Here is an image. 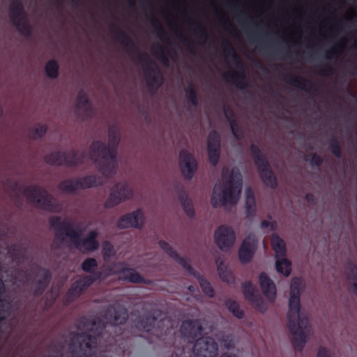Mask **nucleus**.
<instances>
[{"mask_svg":"<svg viewBox=\"0 0 357 357\" xmlns=\"http://www.w3.org/2000/svg\"><path fill=\"white\" fill-rule=\"evenodd\" d=\"M317 357H332L331 352L325 347H319L317 351Z\"/></svg>","mask_w":357,"mask_h":357,"instance_id":"nucleus-56","label":"nucleus"},{"mask_svg":"<svg viewBox=\"0 0 357 357\" xmlns=\"http://www.w3.org/2000/svg\"><path fill=\"white\" fill-rule=\"evenodd\" d=\"M57 189L65 195H75L78 192L76 177L61 181L57 185Z\"/></svg>","mask_w":357,"mask_h":357,"instance_id":"nucleus-29","label":"nucleus"},{"mask_svg":"<svg viewBox=\"0 0 357 357\" xmlns=\"http://www.w3.org/2000/svg\"><path fill=\"white\" fill-rule=\"evenodd\" d=\"M305 199L308 202L313 203L314 202V195L312 194H310V193H308L305 195Z\"/></svg>","mask_w":357,"mask_h":357,"instance_id":"nucleus-58","label":"nucleus"},{"mask_svg":"<svg viewBox=\"0 0 357 357\" xmlns=\"http://www.w3.org/2000/svg\"><path fill=\"white\" fill-rule=\"evenodd\" d=\"M188 289L191 291V292H194L196 291V288L192 286V285H190L188 287Z\"/></svg>","mask_w":357,"mask_h":357,"instance_id":"nucleus-60","label":"nucleus"},{"mask_svg":"<svg viewBox=\"0 0 357 357\" xmlns=\"http://www.w3.org/2000/svg\"><path fill=\"white\" fill-rule=\"evenodd\" d=\"M135 197V192L131 184L126 181H120L111 187L102 206L107 210L112 209L122 203L133 200Z\"/></svg>","mask_w":357,"mask_h":357,"instance_id":"nucleus-6","label":"nucleus"},{"mask_svg":"<svg viewBox=\"0 0 357 357\" xmlns=\"http://www.w3.org/2000/svg\"><path fill=\"white\" fill-rule=\"evenodd\" d=\"M114 312H115V314L113 319L109 318V323L112 324H121L126 320L127 312L125 309L121 308L118 311H115L113 308H111L108 312L110 316H112Z\"/></svg>","mask_w":357,"mask_h":357,"instance_id":"nucleus-42","label":"nucleus"},{"mask_svg":"<svg viewBox=\"0 0 357 357\" xmlns=\"http://www.w3.org/2000/svg\"><path fill=\"white\" fill-rule=\"evenodd\" d=\"M161 249L167 253L172 259L176 257L177 252L169 243L165 241L159 243Z\"/></svg>","mask_w":357,"mask_h":357,"instance_id":"nucleus-48","label":"nucleus"},{"mask_svg":"<svg viewBox=\"0 0 357 357\" xmlns=\"http://www.w3.org/2000/svg\"><path fill=\"white\" fill-rule=\"evenodd\" d=\"M218 352V344L211 337L199 338L192 347V354L195 357H217Z\"/></svg>","mask_w":357,"mask_h":357,"instance_id":"nucleus-10","label":"nucleus"},{"mask_svg":"<svg viewBox=\"0 0 357 357\" xmlns=\"http://www.w3.org/2000/svg\"><path fill=\"white\" fill-rule=\"evenodd\" d=\"M9 18L17 31L23 36L29 37L32 33V25L19 0H12L9 7Z\"/></svg>","mask_w":357,"mask_h":357,"instance_id":"nucleus-7","label":"nucleus"},{"mask_svg":"<svg viewBox=\"0 0 357 357\" xmlns=\"http://www.w3.org/2000/svg\"><path fill=\"white\" fill-rule=\"evenodd\" d=\"M73 344H79L80 350H85L86 349L91 348L95 347L96 342L95 338L91 337V335L82 333L76 335L73 338Z\"/></svg>","mask_w":357,"mask_h":357,"instance_id":"nucleus-32","label":"nucleus"},{"mask_svg":"<svg viewBox=\"0 0 357 357\" xmlns=\"http://www.w3.org/2000/svg\"><path fill=\"white\" fill-rule=\"evenodd\" d=\"M59 63L55 59H50L44 64V73L51 80L57 79L59 77Z\"/></svg>","mask_w":357,"mask_h":357,"instance_id":"nucleus-31","label":"nucleus"},{"mask_svg":"<svg viewBox=\"0 0 357 357\" xmlns=\"http://www.w3.org/2000/svg\"><path fill=\"white\" fill-rule=\"evenodd\" d=\"M20 188V185L18 182L14 180L8 181L6 190V191L11 195L13 196L15 195V190L19 189Z\"/></svg>","mask_w":357,"mask_h":357,"instance_id":"nucleus-53","label":"nucleus"},{"mask_svg":"<svg viewBox=\"0 0 357 357\" xmlns=\"http://www.w3.org/2000/svg\"><path fill=\"white\" fill-rule=\"evenodd\" d=\"M145 225V215L142 209H137L121 215L116 222V227L120 229L135 228L141 229Z\"/></svg>","mask_w":357,"mask_h":357,"instance_id":"nucleus-12","label":"nucleus"},{"mask_svg":"<svg viewBox=\"0 0 357 357\" xmlns=\"http://www.w3.org/2000/svg\"><path fill=\"white\" fill-rule=\"evenodd\" d=\"M259 240L257 235L252 231L246 232L240 247L257 251Z\"/></svg>","mask_w":357,"mask_h":357,"instance_id":"nucleus-35","label":"nucleus"},{"mask_svg":"<svg viewBox=\"0 0 357 357\" xmlns=\"http://www.w3.org/2000/svg\"><path fill=\"white\" fill-rule=\"evenodd\" d=\"M235 62L237 63V70L227 71L225 77L230 82L234 84L237 87L243 89L245 86V75L241 64L238 63V59L233 54Z\"/></svg>","mask_w":357,"mask_h":357,"instance_id":"nucleus-21","label":"nucleus"},{"mask_svg":"<svg viewBox=\"0 0 357 357\" xmlns=\"http://www.w3.org/2000/svg\"><path fill=\"white\" fill-rule=\"evenodd\" d=\"M230 128L232 131L234 136L236 139H241L243 137V132L241 129L238 127L234 120H229Z\"/></svg>","mask_w":357,"mask_h":357,"instance_id":"nucleus-52","label":"nucleus"},{"mask_svg":"<svg viewBox=\"0 0 357 357\" xmlns=\"http://www.w3.org/2000/svg\"><path fill=\"white\" fill-rule=\"evenodd\" d=\"M225 305L228 310L236 318L242 319L244 317V312L241 309L238 303L231 299H227Z\"/></svg>","mask_w":357,"mask_h":357,"instance_id":"nucleus-41","label":"nucleus"},{"mask_svg":"<svg viewBox=\"0 0 357 357\" xmlns=\"http://www.w3.org/2000/svg\"><path fill=\"white\" fill-rule=\"evenodd\" d=\"M255 252L256 251L239 247L238 255L241 263L243 264L250 263L252 261Z\"/></svg>","mask_w":357,"mask_h":357,"instance_id":"nucleus-45","label":"nucleus"},{"mask_svg":"<svg viewBox=\"0 0 357 357\" xmlns=\"http://www.w3.org/2000/svg\"><path fill=\"white\" fill-rule=\"evenodd\" d=\"M202 326L197 319H188L182 322L180 327V333L188 339H194L201 334Z\"/></svg>","mask_w":357,"mask_h":357,"instance_id":"nucleus-20","label":"nucleus"},{"mask_svg":"<svg viewBox=\"0 0 357 357\" xmlns=\"http://www.w3.org/2000/svg\"><path fill=\"white\" fill-rule=\"evenodd\" d=\"M344 276L348 284L349 290L357 296V264L349 260L344 265Z\"/></svg>","mask_w":357,"mask_h":357,"instance_id":"nucleus-19","label":"nucleus"},{"mask_svg":"<svg viewBox=\"0 0 357 357\" xmlns=\"http://www.w3.org/2000/svg\"><path fill=\"white\" fill-rule=\"evenodd\" d=\"M102 252L105 259H108L115 255V250L113 245L108 241L103 242Z\"/></svg>","mask_w":357,"mask_h":357,"instance_id":"nucleus-47","label":"nucleus"},{"mask_svg":"<svg viewBox=\"0 0 357 357\" xmlns=\"http://www.w3.org/2000/svg\"><path fill=\"white\" fill-rule=\"evenodd\" d=\"M242 288L243 296L249 303L259 295L257 289L250 281L244 282Z\"/></svg>","mask_w":357,"mask_h":357,"instance_id":"nucleus-40","label":"nucleus"},{"mask_svg":"<svg viewBox=\"0 0 357 357\" xmlns=\"http://www.w3.org/2000/svg\"><path fill=\"white\" fill-rule=\"evenodd\" d=\"M275 268L278 273L285 277L290 275L291 273V263L287 256L275 258Z\"/></svg>","mask_w":357,"mask_h":357,"instance_id":"nucleus-34","label":"nucleus"},{"mask_svg":"<svg viewBox=\"0 0 357 357\" xmlns=\"http://www.w3.org/2000/svg\"><path fill=\"white\" fill-rule=\"evenodd\" d=\"M217 271L220 279L225 283L233 284L235 279L228 266L225 263L222 258H218L215 260Z\"/></svg>","mask_w":357,"mask_h":357,"instance_id":"nucleus-26","label":"nucleus"},{"mask_svg":"<svg viewBox=\"0 0 357 357\" xmlns=\"http://www.w3.org/2000/svg\"><path fill=\"white\" fill-rule=\"evenodd\" d=\"M259 284L267 302L273 303L277 297V289L274 282L266 273H261L259 275Z\"/></svg>","mask_w":357,"mask_h":357,"instance_id":"nucleus-15","label":"nucleus"},{"mask_svg":"<svg viewBox=\"0 0 357 357\" xmlns=\"http://www.w3.org/2000/svg\"><path fill=\"white\" fill-rule=\"evenodd\" d=\"M252 158L254 160L255 165L257 167L259 173L271 168V166L267 161L264 155H263L259 148L252 144L250 146Z\"/></svg>","mask_w":357,"mask_h":357,"instance_id":"nucleus-28","label":"nucleus"},{"mask_svg":"<svg viewBox=\"0 0 357 357\" xmlns=\"http://www.w3.org/2000/svg\"><path fill=\"white\" fill-rule=\"evenodd\" d=\"M47 126L45 123L35 125L29 132V136L34 140L41 139L47 132Z\"/></svg>","mask_w":357,"mask_h":357,"instance_id":"nucleus-39","label":"nucleus"},{"mask_svg":"<svg viewBox=\"0 0 357 357\" xmlns=\"http://www.w3.org/2000/svg\"><path fill=\"white\" fill-rule=\"evenodd\" d=\"M96 279V278L94 275H88L76 281L69 290V296L73 298L79 296L86 288L93 283Z\"/></svg>","mask_w":357,"mask_h":357,"instance_id":"nucleus-24","label":"nucleus"},{"mask_svg":"<svg viewBox=\"0 0 357 357\" xmlns=\"http://www.w3.org/2000/svg\"><path fill=\"white\" fill-rule=\"evenodd\" d=\"M49 282L48 273L45 270H40L38 273L36 283L33 285V291L36 295L40 294L47 286Z\"/></svg>","mask_w":357,"mask_h":357,"instance_id":"nucleus-33","label":"nucleus"},{"mask_svg":"<svg viewBox=\"0 0 357 357\" xmlns=\"http://www.w3.org/2000/svg\"><path fill=\"white\" fill-rule=\"evenodd\" d=\"M268 303H269L264 301L259 294L250 303L252 307L260 313H265L267 311Z\"/></svg>","mask_w":357,"mask_h":357,"instance_id":"nucleus-46","label":"nucleus"},{"mask_svg":"<svg viewBox=\"0 0 357 357\" xmlns=\"http://www.w3.org/2000/svg\"><path fill=\"white\" fill-rule=\"evenodd\" d=\"M305 160L309 161L312 166H319L322 162L321 158L316 154L306 155Z\"/></svg>","mask_w":357,"mask_h":357,"instance_id":"nucleus-54","label":"nucleus"},{"mask_svg":"<svg viewBox=\"0 0 357 357\" xmlns=\"http://www.w3.org/2000/svg\"><path fill=\"white\" fill-rule=\"evenodd\" d=\"M155 319L152 316H148L141 321L142 327L146 331H149L154 325Z\"/></svg>","mask_w":357,"mask_h":357,"instance_id":"nucleus-51","label":"nucleus"},{"mask_svg":"<svg viewBox=\"0 0 357 357\" xmlns=\"http://www.w3.org/2000/svg\"><path fill=\"white\" fill-rule=\"evenodd\" d=\"M173 259L176 262H177L190 275H193L195 277V275L198 273L192 267L190 264V261L188 258L180 257L178 254H177L176 257H174Z\"/></svg>","mask_w":357,"mask_h":357,"instance_id":"nucleus-43","label":"nucleus"},{"mask_svg":"<svg viewBox=\"0 0 357 357\" xmlns=\"http://www.w3.org/2000/svg\"><path fill=\"white\" fill-rule=\"evenodd\" d=\"M23 195L27 202L38 210L53 213H59L63 210V204L40 185L25 187Z\"/></svg>","mask_w":357,"mask_h":357,"instance_id":"nucleus-5","label":"nucleus"},{"mask_svg":"<svg viewBox=\"0 0 357 357\" xmlns=\"http://www.w3.org/2000/svg\"><path fill=\"white\" fill-rule=\"evenodd\" d=\"M89 155L93 158L96 169L103 178L109 179L117 174V151L109 149L104 141L93 140L89 145Z\"/></svg>","mask_w":357,"mask_h":357,"instance_id":"nucleus-3","label":"nucleus"},{"mask_svg":"<svg viewBox=\"0 0 357 357\" xmlns=\"http://www.w3.org/2000/svg\"><path fill=\"white\" fill-rule=\"evenodd\" d=\"M271 245L274 251L275 258L287 256V249L286 243L278 234H271Z\"/></svg>","mask_w":357,"mask_h":357,"instance_id":"nucleus-25","label":"nucleus"},{"mask_svg":"<svg viewBox=\"0 0 357 357\" xmlns=\"http://www.w3.org/2000/svg\"><path fill=\"white\" fill-rule=\"evenodd\" d=\"M5 288L2 280L0 279V296L4 292ZM10 306L8 303L0 299V321L5 319L9 314Z\"/></svg>","mask_w":357,"mask_h":357,"instance_id":"nucleus-44","label":"nucleus"},{"mask_svg":"<svg viewBox=\"0 0 357 357\" xmlns=\"http://www.w3.org/2000/svg\"><path fill=\"white\" fill-rule=\"evenodd\" d=\"M78 191L102 185L101 178L96 174H87L76 177Z\"/></svg>","mask_w":357,"mask_h":357,"instance_id":"nucleus-22","label":"nucleus"},{"mask_svg":"<svg viewBox=\"0 0 357 357\" xmlns=\"http://www.w3.org/2000/svg\"><path fill=\"white\" fill-rule=\"evenodd\" d=\"M304 288V281L300 278H294L290 285L288 327L292 335L294 346L301 351L311 335L310 326L306 314L301 310L299 294Z\"/></svg>","mask_w":357,"mask_h":357,"instance_id":"nucleus-1","label":"nucleus"},{"mask_svg":"<svg viewBox=\"0 0 357 357\" xmlns=\"http://www.w3.org/2000/svg\"><path fill=\"white\" fill-rule=\"evenodd\" d=\"M227 118H229V116H227ZM229 119V121L231 120L230 119Z\"/></svg>","mask_w":357,"mask_h":357,"instance_id":"nucleus-64","label":"nucleus"},{"mask_svg":"<svg viewBox=\"0 0 357 357\" xmlns=\"http://www.w3.org/2000/svg\"><path fill=\"white\" fill-rule=\"evenodd\" d=\"M271 218L268 217V220H262L260 222V228L262 229L268 228L271 231H275L278 227V224L276 221H271Z\"/></svg>","mask_w":357,"mask_h":357,"instance_id":"nucleus-50","label":"nucleus"},{"mask_svg":"<svg viewBox=\"0 0 357 357\" xmlns=\"http://www.w3.org/2000/svg\"><path fill=\"white\" fill-rule=\"evenodd\" d=\"M243 187V178L236 167H225L222 170L220 183L213 187L211 204L213 208L223 206L229 210L240 200Z\"/></svg>","mask_w":357,"mask_h":357,"instance_id":"nucleus-2","label":"nucleus"},{"mask_svg":"<svg viewBox=\"0 0 357 357\" xmlns=\"http://www.w3.org/2000/svg\"><path fill=\"white\" fill-rule=\"evenodd\" d=\"M98 231L96 229L90 231L85 237H81L74 247L82 253H89L97 250L99 242L97 240Z\"/></svg>","mask_w":357,"mask_h":357,"instance_id":"nucleus-14","label":"nucleus"},{"mask_svg":"<svg viewBox=\"0 0 357 357\" xmlns=\"http://www.w3.org/2000/svg\"><path fill=\"white\" fill-rule=\"evenodd\" d=\"M178 199L182 208L188 218H192L195 215V211L190 199L188 198L185 192L179 195Z\"/></svg>","mask_w":357,"mask_h":357,"instance_id":"nucleus-36","label":"nucleus"},{"mask_svg":"<svg viewBox=\"0 0 357 357\" xmlns=\"http://www.w3.org/2000/svg\"><path fill=\"white\" fill-rule=\"evenodd\" d=\"M116 266L117 269L115 271V274L117 275L118 278L121 280L133 284H153V280L144 278L135 268H128L123 264H117Z\"/></svg>","mask_w":357,"mask_h":357,"instance_id":"nucleus-13","label":"nucleus"},{"mask_svg":"<svg viewBox=\"0 0 357 357\" xmlns=\"http://www.w3.org/2000/svg\"><path fill=\"white\" fill-rule=\"evenodd\" d=\"M3 108H2V107L0 105V118H1V116L3 115Z\"/></svg>","mask_w":357,"mask_h":357,"instance_id":"nucleus-62","label":"nucleus"},{"mask_svg":"<svg viewBox=\"0 0 357 357\" xmlns=\"http://www.w3.org/2000/svg\"><path fill=\"white\" fill-rule=\"evenodd\" d=\"M185 300H186L187 301H190V298H189L188 297H187V298H185Z\"/></svg>","mask_w":357,"mask_h":357,"instance_id":"nucleus-63","label":"nucleus"},{"mask_svg":"<svg viewBox=\"0 0 357 357\" xmlns=\"http://www.w3.org/2000/svg\"><path fill=\"white\" fill-rule=\"evenodd\" d=\"M44 161L47 165L52 166H64L63 150H55L48 153L44 156Z\"/></svg>","mask_w":357,"mask_h":357,"instance_id":"nucleus-30","label":"nucleus"},{"mask_svg":"<svg viewBox=\"0 0 357 357\" xmlns=\"http://www.w3.org/2000/svg\"><path fill=\"white\" fill-rule=\"evenodd\" d=\"M64 166L69 168H75L83 165L87 158L85 151L75 149L63 150Z\"/></svg>","mask_w":357,"mask_h":357,"instance_id":"nucleus-16","label":"nucleus"},{"mask_svg":"<svg viewBox=\"0 0 357 357\" xmlns=\"http://www.w3.org/2000/svg\"><path fill=\"white\" fill-rule=\"evenodd\" d=\"M98 266L97 261L93 258H88L84 260L82 264V267L84 271L90 272Z\"/></svg>","mask_w":357,"mask_h":357,"instance_id":"nucleus-49","label":"nucleus"},{"mask_svg":"<svg viewBox=\"0 0 357 357\" xmlns=\"http://www.w3.org/2000/svg\"><path fill=\"white\" fill-rule=\"evenodd\" d=\"M120 128L116 125H110L107 128V147L110 150H116L121 142Z\"/></svg>","mask_w":357,"mask_h":357,"instance_id":"nucleus-27","label":"nucleus"},{"mask_svg":"<svg viewBox=\"0 0 357 357\" xmlns=\"http://www.w3.org/2000/svg\"><path fill=\"white\" fill-rule=\"evenodd\" d=\"M244 208L247 218H252L257 212V202L254 191L250 187L244 192Z\"/></svg>","mask_w":357,"mask_h":357,"instance_id":"nucleus-23","label":"nucleus"},{"mask_svg":"<svg viewBox=\"0 0 357 357\" xmlns=\"http://www.w3.org/2000/svg\"><path fill=\"white\" fill-rule=\"evenodd\" d=\"M236 233L234 229L229 225H221L214 231L213 240L218 248L228 252L234 247L236 242Z\"/></svg>","mask_w":357,"mask_h":357,"instance_id":"nucleus-9","label":"nucleus"},{"mask_svg":"<svg viewBox=\"0 0 357 357\" xmlns=\"http://www.w3.org/2000/svg\"><path fill=\"white\" fill-rule=\"evenodd\" d=\"M195 277L197 279L203 293L208 298H213L215 291L210 282L199 273Z\"/></svg>","mask_w":357,"mask_h":357,"instance_id":"nucleus-38","label":"nucleus"},{"mask_svg":"<svg viewBox=\"0 0 357 357\" xmlns=\"http://www.w3.org/2000/svg\"><path fill=\"white\" fill-rule=\"evenodd\" d=\"M263 183L268 188L274 189L278 185L277 178L271 168L259 173Z\"/></svg>","mask_w":357,"mask_h":357,"instance_id":"nucleus-37","label":"nucleus"},{"mask_svg":"<svg viewBox=\"0 0 357 357\" xmlns=\"http://www.w3.org/2000/svg\"><path fill=\"white\" fill-rule=\"evenodd\" d=\"M144 68L149 87L153 90L159 88L163 82V79L155 63L150 62L146 66H144Z\"/></svg>","mask_w":357,"mask_h":357,"instance_id":"nucleus-17","label":"nucleus"},{"mask_svg":"<svg viewBox=\"0 0 357 357\" xmlns=\"http://www.w3.org/2000/svg\"><path fill=\"white\" fill-rule=\"evenodd\" d=\"M178 162L182 176L186 180H191L198 167L193 154L188 150H181L178 153Z\"/></svg>","mask_w":357,"mask_h":357,"instance_id":"nucleus-11","label":"nucleus"},{"mask_svg":"<svg viewBox=\"0 0 357 357\" xmlns=\"http://www.w3.org/2000/svg\"><path fill=\"white\" fill-rule=\"evenodd\" d=\"M188 92H189V97L191 100V102L193 105H196V96H195V91H193V89L190 87L188 89Z\"/></svg>","mask_w":357,"mask_h":357,"instance_id":"nucleus-57","label":"nucleus"},{"mask_svg":"<svg viewBox=\"0 0 357 357\" xmlns=\"http://www.w3.org/2000/svg\"><path fill=\"white\" fill-rule=\"evenodd\" d=\"M224 347L228 349L233 348L235 345L234 338L231 335H227L222 340Z\"/></svg>","mask_w":357,"mask_h":357,"instance_id":"nucleus-55","label":"nucleus"},{"mask_svg":"<svg viewBox=\"0 0 357 357\" xmlns=\"http://www.w3.org/2000/svg\"><path fill=\"white\" fill-rule=\"evenodd\" d=\"M332 151H333V153H334L335 155H336L337 157H340V149H339L338 147L333 146Z\"/></svg>","mask_w":357,"mask_h":357,"instance_id":"nucleus-59","label":"nucleus"},{"mask_svg":"<svg viewBox=\"0 0 357 357\" xmlns=\"http://www.w3.org/2000/svg\"><path fill=\"white\" fill-rule=\"evenodd\" d=\"M220 357H236V356L235 355L223 354V355H221Z\"/></svg>","mask_w":357,"mask_h":357,"instance_id":"nucleus-61","label":"nucleus"},{"mask_svg":"<svg viewBox=\"0 0 357 357\" xmlns=\"http://www.w3.org/2000/svg\"><path fill=\"white\" fill-rule=\"evenodd\" d=\"M75 118L80 122H85L93 119L96 115V108L90 98L89 92L79 89L75 96L73 107Z\"/></svg>","mask_w":357,"mask_h":357,"instance_id":"nucleus-8","label":"nucleus"},{"mask_svg":"<svg viewBox=\"0 0 357 357\" xmlns=\"http://www.w3.org/2000/svg\"><path fill=\"white\" fill-rule=\"evenodd\" d=\"M207 149L209 161L215 166L219 161L220 151V136L215 131H211L208 134Z\"/></svg>","mask_w":357,"mask_h":357,"instance_id":"nucleus-18","label":"nucleus"},{"mask_svg":"<svg viewBox=\"0 0 357 357\" xmlns=\"http://www.w3.org/2000/svg\"><path fill=\"white\" fill-rule=\"evenodd\" d=\"M49 223L55 230L54 245L56 247L68 245L74 248L86 231L84 223L66 220L59 216L50 217Z\"/></svg>","mask_w":357,"mask_h":357,"instance_id":"nucleus-4","label":"nucleus"}]
</instances>
